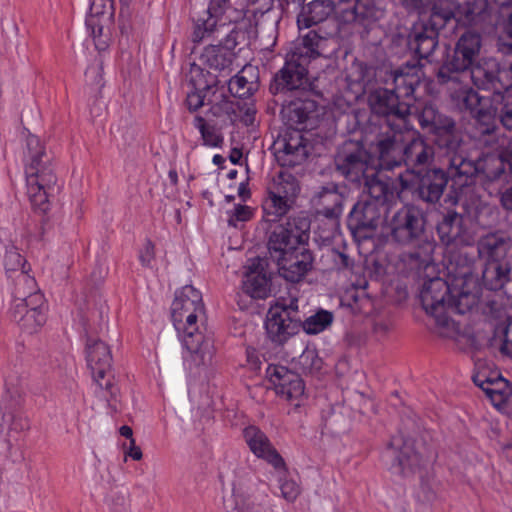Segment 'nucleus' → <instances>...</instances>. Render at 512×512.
Wrapping results in <instances>:
<instances>
[{
	"instance_id": "obj_1",
	"label": "nucleus",
	"mask_w": 512,
	"mask_h": 512,
	"mask_svg": "<svg viewBox=\"0 0 512 512\" xmlns=\"http://www.w3.org/2000/svg\"><path fill=\"white\" fill-rule=\"evenodd\" d=\"M480 49L481 36L474 32L464 33L436 76L456 108L468 112L478 124L489 126L495 119L496 109L488 97L479 96L471 83L479 89L500 94L504 92L505 82L500 79V68L495 59L476 62Z\"/></svg>"
},
{
	"instance_id": "obj_2",
	"label": "nucleus",
	"mask_w": 512,
	"mask_h": 512,
	"mask_svg": "<svg viewBox=\"0 0 512 512\" xmlns=\"http://www.w3.org/2000/svg\"><path fill=\"white\" fill-rule=\"evenodd\" d=\"M471 264V260L459 267L450 263L449 282L436 277L423 284L420 292L423 308L434 317L436 332L442 337L454 338L459 334V326L450 318L451 313L464 314L478 302L479 276L473 272Z\"/></svg>"
},
{
	"instance_id": "obj_3",
	"label": "nucleus",
	"mask_w": 512,
	"mask_h": 512,
	"mask_svg": "<svg viewBox=\"0 0 512 512\" xmlns=\"http://www.w3.org/2000/svg\"><path fill=\"white\" fill-rule=\"evenodd\" d=\"M310 222L304 216L288 220L273 231L269 253L277 262L279 274L290 282L300 281L312 267V255L304 247L309 238Z\"/></svg>"
},
{
	"instance_id": "obj_4",
	"label": "nucleus",
	"mask_w": 512,
	"mask_h": 512,
	"mask_svg": "<svg viewBox=\"0 0 512 512\" xmlns=\"http://www.w3.org/2000/svg\"><path fill=\"white\" fill-rule=\"evenodd\" d=\"M371 112L375 117L384 119V123H373L374 126L387 125L388 128H401L395 120L403 122L402 128H412L410 118L418 120L422 128H455V122L442 114L435 106L426 105L421 112L412 113L411 108L399 99L390 87L378 88L369 95Z\"/></svg>"
},
{
	"instance_id": "obj_5",
	"label": "nucleus",
	"mask_w": 512,
	"mask_h": 512,
	"mask_svg": "<svg viewBox=\"0 0 512 512\" xmlns=\"http://www.w3.org/2000/svg\"><path fill=\"white\" fill-rule=\"evenodd\" d=\"M27 195L34 210L46 213L54 190L55 176L50 168V158L44 141L28 132L23 147Z\"/></svg>"
},
{
	"instance_id": "obj_6",
	"label": "nucleus",
	"mask_w": 512,
	"mask_h": 512,
	"mask_svg": "<svg viewBox=\"0 0 512 512\" xmlns=\"http://www.w3.org/2000/svg\"><path fill=\"white\" fill-rule=\"evenodd\" d=\"M373 149L379 153V158L364 162L355 156L350 157V172L357 169L359 174L369 165L392 169L400 163L402 157L411 163L424 164L433 153L432 148L415 133V130H393L391 137L379 141Z\"/></svg>"
},
{
	"instance_id": "obj_7",
	"label": "nucleus",
	"mask_w": 512,
	"mask_h": 512,
	"mask_svg": "<svg viewBox=\"0 0 512 512\" xmlns=\"http://www.w3.org/2000/svg\"><path fill=\"white\" fill-rule=\"evenodd\" d=\"M334 11L343 23L374 22L384 16V10L374 0H339L337 5L332 0H313L297 16L299 30L318 25Z\"/></svg>"
},
{
	"instance_id": "obj_8",
	"label": "nucleus",
	"mask_w": 512,
	"mask_h": 512,
	"mask_svg": "<svg viewBox=\"0 0 512 512\" xmlns=\"http://www.w3.org/2000/svg\"><path fill=\"white\" fill-rule=\"evenodd\" d=\"M204 315L202 294L191 285L178 290L171 305V317L178 336L197 332L198 320Z\"/></svg>"
},
{
	"instance_id": "obj_9",
	"label": "nucleus",
	"mask_w": 512,
	"mask_h": 512,
	"mask_svg": "<svg viewBox=\"0 0 512 512\" xmlns=\"http://www.w3.org/2000/svg\"><path fill=\"white\" fill-rule=\"evenodd\" d=\"M298 301L291 298L278 300L270 306L266 320L265 329L268 338L276 344H284L292 336L298 333L300 322L296 319Z\"/></svg>"
},
{
	"instance_id": "obj_10",
	"label": "nucleus",
	"mask_w": 512,
	"mask_h": 512,
	"mask_svg": "<svg viewBox=\"0 0 512 512\" xmlns=\"http://www.w3.org/2000/svg\"><path fill=\"white\" fill-rule=\"evenodd\" d=\"M185 349L184 364L196 374L208 372L216 363V348L211 334L201 330L179 336Z\"/></svg>"
},
{
	"instance_id": "obj_11",
	"label": "nucleus",
	"mask_w": 512,
	"mask_h": 512,
	"mask_svg": "<svg viewBox=\"0 0 512 512\" xmlns=\"http://www.w3.org/2000/svg\"><path fill=\"white\" fill-rule=\"evenodd\" d=\"M355 156L356 159H361L364 162H370L371 160H375L379 158V154L377 156L371 155L370 153L362 150L361 148L357 149L356 153H351L347 155L343 162H341V158H339V168L346 175V177L350 178L353 181H359L361 177L366 179V189L369 196L374 200L375 205L377 203H387L394 198V190L390 184L384 182L380 179L375 178V174L380 169H387L385 167H373L369 165V167L365 168V171L357 173V169H353L350 172V167L348 161L350 157Z\"/></svg>"
},
{
	"instance_id": "obj_12",
	"label": "nucleus",
	"mask_w": 512,
	"mask_h": 512,
	"mask_svg": "<svg viewBox=\"0 0 512 512\" xmlns=\"http://www.w3.org/2000/svg\"><path fill=\"white\" fill-rule=\"evenodd\" d=\"M512 249L510 241L498 234H489L483 237L478 244V253L489 261V267L483 272L484 279H489V273H496L497 285L508 279L511 269V260H505Z\"/></svg>"
},
{
	"instance_id": "obj_13",
	"label": "nucleus",
	"mask_w": 512,
	"mask_h": 512,
	"mask_svg": "<svg viewBox=\"0 0 512 512\" xmlns=\"http://www.w3.org/2000/svg\"><path fill=\"white\" fill-rule=\"evenodd\" d=\"M86 360L95 383L104 391L103 397L114 398L117 389L114 384L109 347L100 340H90L87 344Z\"/></svg>"
},
{
	"instance_id": "obj_14",
	"label": "nucleus",
	"mask_w": 512,
	"mask_h": 512,
	"mask_svg": "<svg viewBox=\"0 0 512 512\" xmlns=\"http://www.w3.org/2000/svg\"><path fill=\"white\" fill-rule=\"evenodd\" d=\"M266 377L282 400L295 408L302 405L305 399V385L297 373L281 365H269Z\"/></svg>"
},
{
	"instance_id": "obj_15",
	"label": "nucleus",
	"mask_w": 512,
	"mask_h": 512,
	"mask_svg": "<svg viewBox=\"0 0 512 512\" xmlns=\"http://www.w3.org/2000/svg\"><path fill=\"white\" fill-rule=\"evenodd\" d=\"M305 130H278L273 149L283 166L301 164L309 155L310 148L304 136Z\"/></svg>"
},
{
	"instance_id": "obj_16",
	"label": "nucleus",
	"mask_w": 512,
	"mask_h": 512,
	"mask_svg": "<svg viewBox=\"0 0 512 512\" xmlns=\"http://www.w3.org/2000/svg\"><path fill=\"white\" fill-rule=\"evenodd\" d=\"M451 164L459 175L473 176L483 174L488 180L498 178L508 166L512 173V143L510 144V154L487 155L472 163L466 159L454 156Z\"/></svg>"
},
{
	"instance_id": "obj_17",
	"label": "nucleus",
	"mask_w": 512,
	"mask_h": 512,
	"mask_svg": "<svg viewBox=\"0 0 512 512\" xmlns=\"http://www.w3.org/2000/svg\"><path fill=\"white\" fill-rule=\"evenodd\" d=\"M424 76L422 65L419 62L402 65L389 73L385 85L410 108L413 106L414 92Z\"/></svg>"
},
{
	"instance_id": "obj_18",
	"label": "nucleus",
	"mask_w": 512,
	"mask_h": 512,
	"mask_svg": "<svg viewBox=\"0 0 512 512\" xmlns=\"http://www.w3.org/2000/svg\"><path fill=\"white\" fill-rule=\"evenodd\" d=\"M46 312L44 296L36 292L25 299H19L14 307V318L24 331L34 333L46 323Z\"/></svg>"
},
{
	"instance_id": "obj_19",
	"label": "nucleus",
	"mask_w": 512,
	"mask_h": 512,
	"mask_svg": "<svg viewBox=\"0 0 512 512\" xmlns=\"http://www.w3.org/2000/svg\"><path fill=\"white\" fill-rule=\"evenodd\" d=\"M473 380L496 409L512 415V386L507 380L497 374L487 376L484 372L476 373Z\"/></svg>"
},
{
	"instance_id": "obj_20",
	"label": "nucleus",
	"mask_w": 512,
	"mask_h": 512,
	"mask_svg": "<svg viewBox=\"0 0 512 512\" xmlns=\"http://www.w3.org/2000/svg\"><path fill=\"white\" fill-rule=\"evenodd\" d=\"M271 273L267 261L261 258L249 259L242 280L243 291L254 299H266L271 294Z\"/></svg>"
},
{
	"instance_id": "obj_21",
	"label": "nucleus",
	"mask_w": 512,
	"mask_h": 512,
	"mask_svg": "<svg viewBox=\"0 0 512 512\" xmlns=\"http://www.w3.org/2000/svg\"><path fill=\"white\" fill-rule=\"evenodd\" d=\"M256 116V108L254 105H244L237 106L233 108L230 105L225 104V107L222 105H214L210 108L209 112L206 114V118L202 116H195L196 128H211L210 122H212V117L222 118V124L227 125L226 119L229 120V124L232 126H253L255 122Z\"/></svg>"
},
{
	"instance_id": "obj_22",
	"label": "nucleus",
	"mask_w": 512,
	"mask_h": 512,
	"mask_svg": "<svg viewBox=\"0 0 512 512\" xmlns=\"http://www.w3.org/2000/svg\"><path fill=\"white\" fill-rule=\"evenodd\" d=\"M307 64L290 53L285 65L274 77V83L270 86L272 93L305 90L308 87Z\"/></svg>"
},
{
	"instance_id": "obj_23",
	"label": "nucleus",
	"mask_w": 512,
	"mask_h": 512,
	"mask_svg": "<svg viewBox=\"0 0 512 512\" xmlns=\"http://www.w3.org/2000/svg\"><path fill=\"white\" fill-rule=\"evenodd\" d=\"M390 229L397 242L410 244L421 236L423 220L416 209L405 206L393 216Z\"/></svg>"
},
{
	"instance_id": "obj_24",
	"label": "nucleus",
	"mask_w": 512,
	"mask_h": 512,
	"mask_svg": "<svg viewBox=\"0 0 512 512\" xmlns=\"http://www.w3.org/2000/svg\"><path fill=\"white\" fill-rule=\"evenodd\" d=\"M235 46L233 31L226 34L225 45H209L204 48L200 56L202 65L219 74L228 75L232 71V64L235 53L232 48Z\"/></svg>"
},
{
	"instance_id": "obj_25",
	"label": "nucleus",
	"mask_w": 512,
	"mask_h": 512,
	"mask_svg": "<svg viewBox=\"0 0 512 512\" xmlns=\"http://www.w3.org/2000/svg\"><path fill=\"white\" fill-rule=\"evenodd\" d=\"M243 435L249 449L257 458L265 460L278 471L285 469L283 458L259 428L249 426L244 429Z\"/></svg>"
},
{
	"instance_id": "obj_26",
	"label": "nucleus",
	"mask_w": 512,
	"mask_h": 512,
	"mask_svg": "<svg viewBox=\"0 0 512 512\" xmlns=\"http://www.w3.org/2000/svg\"><path fill=\"white\" fill-rule=\"evenodd\" d=\"M442 241L446 244L471 245L475 241V235L464 224L461 215L456 212L448 213L438 227Z\"/></svg>"
},
{
	"instance_id": "obj_27",
	"label": "nucleus",
	"mask_w": 512,
	"mask_h": 512,
	"mask_svg": "<svg viewBox=\"0 0 512 512\" xmlns=\"http://www.w3.org/2000/svg\"><path fill=\"white\" fill-rule=\"evenodd\" d=\"M227 3L228 0H210L207 8V19H198L196 21L192 34V41L194 43H199L214 33L219 34L225 28L224 24L218 26V16L223 13Z\"/></svg>"
},
{
	"instance_id": "obj_28",
	"label": "nucleus",
	"mask_w": 512,
	"mask_h": 512,
	"mask_svg": "<svg viewBox=\"0 0 512 512\" xmlns=\"http://www.w3.org/2000/svg\"><path fill=\"white\" fill-rule=\"evenodd\" d=\"M447 184V176L440 169L428 170L424 175L418 173L413 185H417L420 197L427 202H436Z\"/></svg>"
},
{
	"instance_id": "obj_29",
	"label": "nucleus",
	"mask_w": 512,
	"mask_h": 512,
	"mask_svg": "<svg viewBox=\"0 0 512 512\" xmlns=\"http://www.w3.org/2000/svg\"><path fill=\"white\" fill-rule=\"evenodd\" d=\"M316 110V103L309 99H296L284 105L281 118L285 128H296L310 119Z\"/></svg>"
},
{
	"instance_id": "obj_30",
	"label": "nucleus",
	"mask_w": 512,
	"mask_h": 512,
	"mask_svg": "<svg viewBox=\"0 0 512 512\" xmlns=\"http://www.w3.org/2000/svg\"><path fill=\"white\" fill-rule=\"evenodd\" d=\"M437 35V32L430 27L423 26L420 30L414 29L409 35L408 47L420 59H427L438 45Z\"/></svg>"
},
{
	"instance_id": "obj_31",
	"label": "nucleus",
	"mask_w": 512,
	"mask_h": 512,
	"mask_svg": "<svg viewBox=\"0 0 512 512\" xmlns=\"http://www.w3.org/2000/svg\"><path fill=\"white\" fill-rule=\"evenodd\" d=\"M253 68L245 67L238 72L234 77L228 81V90L234 96L238 98H249L259 88V82L257 76L251 73V79L246 74L252 72Z\"/></svg>"
},
{
	"instance_id": "obj_32",
	"label": "nucleus",
	"mask_w": 512,
	"mask_h": 512,
	"mask_svg": "<svg viewBox=\"0 0 512 512\" xmlns=\"http://www.w3.org/2000/svg\"><path fill=\"white\" fill-rule=\"evenodd\" d=\"M375 206V203L371 201L358 202L350 212V224L356 229L375 228L379 220V217L376 216Z\"/></svg>"
},
{
	"instance_id": "obj_33",
	"label": "nucleus",
	"mask_w": 512,
	"mask_h": 512,
	"mask_svg": "<svg viewBox=\"0 0 512 512\" xmlns=\"http://www.w3.org/2000/svg\"><path fill=\"white\" fill-rule=\"evenodd\" d=\"M326 38L320 35L315 30L308 31L302 36V42L296 46L291 54L298 57V59L309 63L311 59H314L320 55V48L325 42Z\"/></svg>"
},
{
	"instance_id": "obj_34",
	"label": "nucleus",
	"mask_w": 512,
	"mask_h": 512,
	"mask_svg": "<svg viewBox=\"0 0 512 512\" xmlns=\"http://www.w3.org/2000/svg\"><path fill=\"white\" fill-rule=\"evenodd\" d=\"M498 6V24L503 26L508 41L501 43L500 50L504 53H512V0H494Z\"/></svg>"
},
{
	"instance_id": "obj_35",
	"label": "nucleus",
	"mask_w": 512,
	"mask_h": 512,
	"mask_svg": "<svg viewBox=\"0 0 512 512\" xmlns=\"http://www.w3.org/2000/svg\"><path fill=\"white\" fill-rule=\"evenodd\" d=\"M217 77L216 74L193 63L188 74L189 86L194 90L209 92L218 84Z\"/></svg>"
},
{
	"instance_id": "obj_36",
	"label": "nucleus",
	"mask_w": 512,
	"mask_h": 512,
	"mask_svg": "<svg viewBox=\"0 0 512 512\" xmlns=\"http://www.w3.org/2000/svg\"><path fill=\"white\" fill-rule=\"evenodd\" d=\"M299 186L295 178L289 174L280 173L269 188V194L282 196L291 201L297 196Z\"/></svg>"
},
{
	"instance_id": "obj_37",
	"label": "nucleus",
	"mask_w": 512,
	"mask_h": 512,
	"mask_svg": "<svg viewBox=\"0 0 512 512\" xmlns=\"http://www.w3.org/2000/svg\"><path fill=\"white\" fill-rule=\"evenodd\" d=\"M322 359L313 347H306L296 359L295 366L304 373H316L322 368Z\"/></svg>"
},
{
	"instance_id": "obj_38",
	"label": "nucleus",
	"mask_w": 512,
	"mask_h": 512,
	"mask_svg": "<svg viewBox=\"0 0 512 512\" xmlns=\"http://www.w3.org/2000/svg\"><path fill=\"white\" fill-rule=\"evenodd\" d=\"M332 320L333 315L330 312L321 310L308 317L301 326L307 334H318L324 331Z\"/></svg>"
},
{
	"instance_id": "obj_39",
	"label": "nucleus",
	"mask_w": 512,
	"mask_h": 512,
	"mask_svg": "<svg viewBox=\"0 0 512 512\" xmlns=\"http://www.w3.org/2000/svg\"><path fill=\"white\" fill-rule=\"evenodd\" d=\"M224 508L227 512H263L249 497L235 491L231 498L225 501Z\"/></svg>"
},
{
	"instance_id": "obj_40",
	"label": "nucleus",
	"mask_w": 512,
	"mask_h": 512,
	"mask_svg": "<svg viewBox=\"0 0 512 512\" xmlns=\"http://www.w3.org/2000/svg\"><path fill=\"white\" fill-rule=\"evenodd\" d=\"M479 16L480 11H476V5L470 2H467L464 5L453 4V8L445 12L443 15L446 20L453 17L458 21H464L468 24L476 23Z\"/></svg>"
},
{
	"instance_id": "obj_41",
	"label": "nucleus",
	"mask_w": 512,
	"mask_h": 512,
	"mask_svg": "<svg viewBox=\"0 0 512 512\" xmlns=\"http://www.w3.org/2000/svg\"><path fill=\"white\" fill-rule=\"evenodd\" d=\"M319 199L322 204H329V206L324 207L321 213L329 219H335L342 211L340 196L335 191L329 189H323L319 193Z\"/></svg>"
},
{
	"instance_id": "obj_42",
	"label": "nucleus",
	"mask_w": 512,
	"mask_h": 512,
	"mask_svg": "<svg viewBox=\"0 0 512 512\" xmlns=\"http://www.w3.org/2000/svg\"><path fill=\"white\" fill-rule=\"evenodd\" d=\"M86 26L90 30V35L93 38L95 47L99 51H104L109 45L108 35H104L103 26L100 24V19L96 17H88L86 19Z\"/></svg>"
},
{
	"instance_id": "obj_43",
	"label": "nucleus",
	"mask_w": 512,
	"mask_h": 512,
	"mask_svg": "<svg viewBox=\"0 0 512 512\" xmlns=\"http://www.w3.org/2000/svg\"><path fill=\"white\" fill-rule=\"evenodd\" d=\"M86 83L90 86L101 89L103 83V59L101 56L95 57L85 71Z\"/></svg>"
},
{
	"instance_id": "obj_44",
	"label": "nucleus",
	"mask_w": 512,
	"mask_h": 512,
	"mask_svg": "<svg viewBox=\"0 0 512 512\" xmlns=\"http://www.w3.org/2000/svg\"><path fill=\"white\" fill-rule=\"evenodd\" d=\"M433 140L439 147H445L449 152H455L459 147L458 136L456 130H431Z\"/></svg>"
},
{
	"instance_id": "obj_45",
	"label": "nucleus",
	"mask_w": 512,
	"mask_h": 512,
	"mask_svg": "<svg viewBox=\"0 0 512 512\" xmlns=\"http://www.w3.org/2000/svg\"><path fill=\"white\" fill-rule=\"evenodd\" d=\"M253 209L247 205H235L233 209L227 211L228 224L238 227L239 223L247 222L253 217Z\"/></svg>"
},
{
	"instance_id": "obj_46",
	"label": "nucleus",
	"mask_w": 512,
	"mask_h": 512,
	"mask_svg": "<svg viewBox=\"0 0 512 512\" xmlns=\"http://www.w3.org/2000/svg\"><path fill=\"white\" fill-rule=\"evenodd\" d=\"M25 260L15 246L5 248L4 265L7 271H20Z\"/></svg>"
},
{
	"instance_id": "obj_47",
	"label": "nucleus",
	"mask_w": 512,
	"mask_h": 512,
	"mask_svg": "<svg viewBox=\"0 0 512 512\" xmlns=\"http://www.w3.org/2000/svg\"><path fill=\"white\" fill-rule=\"evenodd\" d=\"M90 13L89 17H112L114 14V0H91Z\"/></svg>"
},
{
	"instance_id": "obj_48",
	"label": "nucleus",
	"mask_w": 512,
	"mask_h": 512,
	"mask_svg": "<svg viewBox=\"0 0 512 512\" xmlns=\"http://www.w3.org/2000/svg\"><path fill=\"white\" fill-rule=\"evenodd\" d=\"M292 202L282 196L269 194V207L273 209L274 214L277 216L284 215L289 210Z\"/></svg>"
},
{
	"instance_id": "obj_49",
	"label": "nucleus",
	"mask_w": 512,
	"mask_h": 512,
	"mask_svg": "<svg viewBox=\"0 0 512 512\" xmlns=\"http://www.w3.org/2000/svg\"><path fill=\"white\" fill-rule=\"evenodd\" d=\"M206 91H198L191 89L187 92L186 105L190 111H196L205 105V99L207 96Z\"/></svg>"
},
{
	"instance_id": "obj_50",
	"label": "nucleus",
	"mask_w": 512,
	"mask_h": 512,
	"mask_svg": "<svg viewBox=\"0 0 512 512\" xmlns=\"http://www.w3.org/2000/svg\"><path fill=\"white\" fill-rule=\"evenodd\" d=\"M280 489L283 498H285L289 502H293L294 500H296L300 493L298 484L293 480H285L281 482Z\"/></svg>"
},
{
	"instance_id": "obj_51",
	"label": "nucleus",
	"mask_w": 512,
	"mask_h": 512,
	"mask_svg": "<svg viewBox=\"0 0 512 512\" xmlns=\"http://www.w3.org/2000/svg\"><path fill=\"white\" fill-rule=\"evenodd\" d=\"M203 145L207 147H219L223 142V137L219 130H200Z\"/></svg>"
},
{
	"instance_id": "obj_52",
	"label": "nucleus",
	"mask_w": 512,
	"mask_h": 512,
	"mask_svg": "<svg viewBox=\"0 0 512 512\" xmlns=\"http://www.w3.org/2000/svg\"><path fill=\"white\" fill-rule=\"evenodd\" d=\"M139 260L141 264L148 268H153L154 263V245L146 242L140 250Z\"/></svg>"
},
{
	"instance_id": "obj_53",
	"label": "nucleus",
	"mask_w": 512,
	"mask_h": 512,
	"mask_svg": "<svg viewBox=\"0 0 512 512\" xmlns=\"http://www.w3.org/2000/svg\"><path fill=\"white\" fill-rule=\"evenodd\" d=\"M15 240V230L10 226L0 225V242L4 248L14 246Z\"/></svg>"
},
{
	"instance_id": "obj_54",
	"label": "nucleus",
	"mask_w": 512,
	"mask_h": 512,
	"mask_svg": "<svg viewBox=\"0 0 512 512\" xmlns=\"http://www.w3.org/2000/svg\"><path fill=\"white\" fill-rule=\"evenodd\" d=\"M499 117L504 128H512V100L503 104Z\"/></svg>"
},
{
	"instance_id": "obj_55",
	"label": "nucleus",
	"mask_w": 512,
	"mask_h": 512,
	"mask_svg": "<svg viewBox=\"0 0 512 512\" xmlns=\"http://www.w3.org/2000/svg\"><path fill=\"white\" fill-rule=\"evenodd\" d=\"M125 456L131 457L133 460L139 461L142 458V451L141 449L135 444V440L131 439L129 441V446H125Z\"/></svg>"
},
{
	"instance_id": "obj_56",
	"label": "nucleus",
	"mask_w": 512,
	"mask_h": 512,
	"mask_svg": "<svg viewBox=\"0 0 512 512\" xmlns=\"http://www.w3.org/2000/svg\"><path fill=\"white\" fill-rule=\"evenodd\" d=\"M501 204L505 209L512 211V188L502 193Z\"/></svg>"
},
{
	"instance_id": "obj_57",
	"label": "nucleus",
	"mask_w": 512,
	"mask_h": 512,
	"mask_svg": "<svg viewBox=\"0 0 512 512\" xmlns=\"http://www.w3.org/2000/svg\"><path fill=\"white\" fill-rule=\"evenodd\" d=\"M242 158V148L233 146L229 155V159L233 164H238Z\"/></svg>"
},
{
	"instance_id": "obj_58",
	"label": "nucleus",
	"mask_w": 512,
	"mask_h": 512,
	"mask_svg": "<svg viewBox=\"0 0 512 512\" xmlns=\"http://www.w3.org/2000/svg\"><path fill=\"white\" fill-rule=\"evenodd\" d=\"M250 190L248 187L247 182H241L238 186V196L243 200L246 201L250 198Z\"/></svg>"
},
{
	"instance_id": "obj_59",
	"label": "nucleus",
	"mask_w": 512,
	"mask_h": 512,
	"mask_svg": "<svg viewBox=\"0 0 512 512\" xmlns=\"http://www.w3.org/2000/svg\"><path fill=\"white\" fill-rule=\"evenodd\" d=\"M389 329H390V326L386 322H379V323H376L374 326L375 332L379 333V334H386L389 331Z\"/></svg>"
},
{
	"instance_id": "obj_60",
	"label": "nucleus",
	"mask_w": 512,
	"mask_h": 512,
	"mask_svg": "<svg viewBox=\"0 0 512 512\" xmlns=\"http://www.w3.org/2000/svg\"><path fill=\"white\" fill-rule=\"evenodd\" d=\"M120 434L124 437H126L127 439H129V441H131V439H133V431L132 429L129 427V426H122L120 427V430H119Z\"/></svg>"
},
{
	"instance_id": "obj_61",
	"label": "nucleus",
	"mask_w": 512,
	"mask_h": 512,
	"mask_svg": "<svg viewBox=\"0 0 512 512\" xmlns=\"http://www.w3.org/2000/svg\"><path fill=\"white\" fill-rule=\"evenodd\" d=\"M418 173H419V172H417V173H414V172H413V178H412L411 180H409V179H408L409 174H406V175H405V179L403 180L404 185H405V186H409V185L414 186V185H413V181H414V182L416 181V175H417Z\"/></svg>"
},
{
	"instance_id": "obj_62",
	"label": "nucleus",
	"mask_w": 512,
	"mask_h": 512,
	"mask_svg": "<svg viewBox=\"0 0 512 512\" xmlns=\"http://www.w3.org/2000/svg\"><path fill=\"white\" fill-rule=\"evenodd\" d=\"M418 173H419V172H417V173H414V172H413V178H412L411 180H409V179H408L409 174H406V175H405V179L403 180L404 185H405V186H409V185L414 186V185H413V181H414V182L416 181V175H417Z\"/></svg>"
},
{
	"instance_id": "obj_63",
	"label": "nucleus",
	"mask_w": 512,
	"mask_h": 512,
	"mask_svg": "<svg viewBox=\"0 0 512 512\" xmlns=\"http://www.w3.org/2000/svg\"><path fill=\"white\" fill-rule=\"evenodd\" d=\"M354 86L356 88V90H355L356 94L363 93V91H364V84L361 81H357L356 83H354Z\"/></svg>"
},
{
	"instance_id": "obj_64",
	"label": "nucleus",
	"mask_w": 512,
	"mask_h": 512,
	"mask_svg": "<svg viewBox=\"0 0 512 512\" xmlns=\"http://www.w3.org/2000/svg\"><path fill=\"white\" fill-rule=\"evenodd\" d=\"M503 450L505 451L506 453V456L508 458H511L512 459V453H511V450H512V442L511 443H508L506 445L503 446Z\"/></svg>"
}]
</instances>
